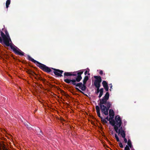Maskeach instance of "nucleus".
Returning a JSON list of instances; mask_svg holds the SVG:
<instances>
[{"label": "nucleus", "instance_id": "obj_5", "mask_svg": "<svg viewBox=\"0 0 150 150\" xmlns=\"http://www.w3.org/2000/svg\"><path fill=\"white\" fill-rule=\"evenodd\" d=\"M109 110V115L110 116V119L112 120V121L116 122L117 123V125H119L120 126L122 123V122L121 120L120 117L117 115L115 116V119H114V117L115 115V113L112 109H110Z\"/></svg>", "mask_w": 150, "mask_h": 150}, {"label": "nucleus", "instance_id": "obj_26", "mask_svg": "<svg viewBox=\"0 0 150 150\" xmlns=\"http://www.w3.org/2000/svg\"><path fill=\"white\" fill-rule=\"evenodd\" d=\"M103 74V71L102 70H100L99 72V74L100 75H102Z\"/></svg>", "mask_w": 150, "mask_h": 150}, {"label": "nucleus", "instance_id": "obj_27", "mask_svg": "<svg viewBox=\"0 0 150 150\" xmlns=\"http://www.w3.org/2000/svg\"><path fill=\"white\" fill-rule=\"evenodd\" d=\"M100 91H102V92H103V91H104V89L103 88H101L100 89Z\"/></svg>", "mask_w": 150, "mask_h": 150}, {"label": "nucleus", "instance_id": "obj_23", "mask_svg": "<svg viewBox=\"0 0 150 150\" xmlns=\"http://www.w3.org/2000/svg\"><path fill=\"white\" fill-rule=\"evenodd\" d=\"M129 147L128 145H126L125 148V150H130Z\"/></svg>", "mask_w": 150, "mask_h": 150}, {"label": "nucleus", "instance_id": "obj_32", "mask_svg": "<svg viewBox=\"0 0 150 150\" xmlns=\"http://www.w3.org/2000/svg\"><path fill=\"white\" fill-rule=\"evenodd\" d=\"M3 30H4V28H3V29H2V30L3 31Z\"/></svg>", "mask_w": 150, "mask_h": 150}, {"label": "nucleus", "instance_id": "obj_10", "mask_svg": "<svg viewBox=\"0 0 150 150\" xmlns=\"http://www.w3.org/2000/svg\"><path fill=\"white\" fill-rule=\"evenodd\" d=\"M94 78L96 79L95 81H97L99 82H101L102 79L101 77L100 76H94Z\"/></svg>", "mask_w": 150, "mask_h": 150}, {"label": "nucleus", "instance_id": "obj_21", "mask_svg": "<svg viewBox=\"0 0 150 150\" xmlns=\"http://www.w3.org/2000/svg\"><path fill=\"white\" fill-rule=\"evenodd\" d=\"M115 137L116 139V140L117 142H120L119 138L116 134H115Z\"/></svg>", "mask_w": 150, "mask_h": 150}, {"label": "nucleus", "instance_id": "obj_22", "mask_svg": "<svg viewBox=\"0 0 150 150\" xmlns=\"http://www.w3.org/2000/svg\"><path fill=\"white\" fill-rule=\"evenodd\" d=\"M100 94L99 96H98V97L100 98L103 95V92L100 91Z\"/></svg>", "mask_w": 150, "mask_h": 150}, {"label": "nucleus", "instance_id": "obj_13", "mask_svg": "<svg viewBox=\"0 0 150 150\" xmlns=\"http://www.w3.org/2000/svg\"><path fill=\"white\" fill-rule=\"evenodd\" d=\"M36 130V133L37 134L40 135V136H42V135H43L42 132L39 128H38Z\"/></svg>", "mask_w": 150, "mask_h": 150}, {"label": "nucleus", "instance_id": "obj_35", "mask_svg": "<svg viewBox=\"0 0 150 150\" xmlns=\"http://www.w3.org/2000/svg\"><path fill=\"white\" fill-rule=\"evenodd\" d=\"M1 46V45L0 44V46Z\"/></svg>", "mask_w": 150, "mask_h": 150}, {"label": "nucleus", "instance_id": "obj_20", "mask_svg": "<svg viewBox=\"0 0 150 150\" xmlns=\"http://www.w3.org/2000/svg\"><path fill=\"white\" fill-rule=\"evenodd\" d=\"M97 88L96 91H95V93L98 94L100 92V87L96 88Z\"/></svg>", "mask_w": 150, "mask_h": 150}, {"label": "nucleus", "instance_id": "obj_4", "mask_svg": "<svg viewBox=\"0 0 150 150\" xmlns=\"http://www.w3.org/2000/svg\"><path fill=\"white\" fill-rule=\"evenodd\" d=\"M99 105L101 113L106 115H108V111L112 105L111 102H108L107 103L99 102L98 104Z\"/></svg>", "mask_w": 150, "mask_h": 150}, {"label": "nucleus", "instance_id": "obj_31", "mask_svg": "<svg viewBox=\"0 0 150 150\" xmlns=\"http://www.w3.org/2000/svg\"><path fill=\"white\" fill-rule=\"evenodd\" d=\"M90 74L89 73H88V75H90Z\"/></svg>", "mask_w": 150, "mask_h": 150}, {"label": "nucleus", "instance_id": "obj_3", "mask_svg": "<svg viewBox=\"0 0 150 150\" xmlns=\"http://www.w3.org/2000/svg\"><path fill=\"white\" fill-rule=\"evenodd\" d=\"M28 59L29 60L35 63L38 67L44 72L49 73L52 71L51 69H52L54 70L53 73L55 75L59 77H61L63 76L62 74L64 71L62 70L53 68H50L46 65L34 59L29 55L28 56Z\"/></svg>", "mask_w": 150, "mask_h": 150}, {"label": "nucleus", "instance_id": "obj_30", "mask_svg": "<svg viewBox=\"0 0 150 150\" xmlns=\"http://www.w3.org/2000/svg\"><path fill=\"white\" fill-rule=\"evenodd\" d=\"M112 134H113V132L112 131V132H111Z\"/></svg>", "mask_w": 150, "mask_h": 150}, {"label": "nucleus", "instance_id": "obj_16", "mask_svg": "<svg viewBox=\"0 0 150 150\" xmlns=\"http://www.w3.org/2000/svg\"><path fill=\"white\" fill-rule=\"evenodd\" d=\"M105 119L106 120H108L109 122V123L110 124V125H112V123H115V122H113L112 121V120L111 119H110V118H109L108 116H107L105 118Z\"/></svg>", "mask_w": 150, "mask_h": 150}, {"label": "nucleus", "instance_id": "obj_1", "mask_svg": "<svg viewBox=\"0 0 150 150\" xmlns=\"http://www.w3.org/2000/svg\"><path fill=\"white\" fill-rule=\"evenodd\" d=\"M83 73V71H77L74 72H65L64 73V78H66L67 76H77L75 79H70L68 78L64 79V81L66 83L75 86L76 87H79V88L82 91H86V84L80 82L76 83V82H79L81 80L82 77L81 75Z\"/></svg>", "mask_w": 150, "mask_h": 150}, {"label": "nucleus", "instance_id": "obj_17", "mask_svg": "<svg viewBox=\"0 0 150 150\" xmlns=\"http://www.w3.org/2000/svg\"><path fill=\"white\" fill-rule=\"evenodd\" d=\"M11 0H7L6 2V8H8L9 7V5L10 4Z\"/></svg>", "mask_w": 150, "mask_h": 150}, {"label": "nucleus", "instance_id": "obj_11", "mask_svg": "<svg viewBox=\"0 0 150 150\" xmlns=\"http://www.w3.org/2000/svg\"><path fill=\"white\" fill-rule=\"evenodd\" d=\"M127 144L128 146L131 148V150L134 149L133 146L132 144L131 141L130 139H128V142H127Z\"/></svg>", "mask_w": 150, "mask_h": 150}, {"label": "nucleus", "instance_id": "obj_25", "mask_svg": "<svg viewBox=\"0 0 150 150\" xmlns=\"http://www.w3.org/2000/svg\"><path fill=\"white\" fill-rule=\"evenodd\" d=\"M119 146L121 148H123V145H122V143L121 142H120L119 144Z\"/></svg>", "mask_w": 150, "mask_h": 150}, {"label": "nucleus", "instance_id": "obj_19", "mask_svg": "<svg viewBox=\"0 0 150 150\" xmlns=\"http://www.w3.org/2000/svg\"><path fill=\"white\" fill-rule=\"evenodd\" d=\"M76 88V90L78 92L81 93H82V94H84V95H85V94H84V93L82 91H81V90H80L78 88L76 87V88Z\"/></svg>", "mask_w": 150, "mask_h": 150}, {"label": "nucleus", "instance_id": "obj_18", "mask_svg": "<svg viewBox=\"0 0 150 150\" xmlns=\"http://www.w3.org/2000/svg\"><path fill=\"white\" fill-rule=\"evenodd\" d=\"M102 84L103 87L108 86V83L105 81H103Z\"/></svg>", "mask_w": 150, "mask_h": 150}, {"label": "nucleus", "instance_id": "obj_28", "mask_svg": "<svg viewBox=\"0 0 150 150\" xmlns=\"http://www.w3.org/2000/svg\"><path fill=\"white\" fill-rule=\"evenodd\" d=\"M87 71H86L85 72H84V74L85 75H86L87 73Z\"/></svg>", "mask_w": 150, "mask_h": 150}, {"label": "nucleus", "instance_id": "obj_9", "mask_svg": "<svg viewBox=\"0 0 150 150\" xmlns=\"http://www.w3.org/2000/svg\"><path fill=\"white\" fill-rule=\"evenodd\" d=\"M27 72L29 74H30L33 76H34V75L37 76V78L38 79L43 81H45V79H44L42 78L41 77L37 76L36 74H35L34 72L32 71L30 69H28Z\"/></svg>", "mask_w": 150, "mask_h": 150}, {"label": "nucleus", "instance_id": "obj_12", "mask_svg": "<svg viewBox=\"0 0 150 150\" xmlns=\"http://www.w3.org/2000/svg\"><path fill=\"white\" fill-rule=\"evenodd\" d=\"M99 82L97 81H95L94 82V85L96 88L100 87V83Z\"/></svg>", "mask_w": 150, "mask_h": 150}, {"label": "nucleus", "instance_id": "obj_24", "mask_svg": "<svg viewBox=\"0 0 150 150\" xmlns=\"http://www.w3.org/2000/svg\"><path fill=\"white\" fill-rule=\"evenodd\" d=\"M103 87L106 91H108L109 88L108 86H107L104 87Z\"/></svg>", "mask_w": 150, "mask_h": 150}, {"label": "nucleus", "instance_id": "obj_29", "mask_svg": "<svg viewBox=\"0 0 150 150\" xmlns=\"http://www.w3.org/2000/svg\"><path fill=\"white\" fill-rule=\"evenodd\" d=\"M111 86H110V88H112V84H111Z\"/></svg>", "mask_w": 150, "mask_h": 150}, {"label": "nucleus", "instance_id": "obj_15", "mask_svg": "<svg viewBox=\"0 0 150 150\" xmlns=\"http://www.w3.org/2000/svg\"><path fill=\"white\" fill-rule=\"evenodd\" d=\"M88 79L89 77L88 76H85L84 77L83 80V83L86 84V82L88 80Z\"/></svg>", "mask_w": 150, "mask_h": 150}, {"label": "nucleus", "instance_id": "obj_33", "mask_svg": "<svg viewBox=\"0 0 150 150\" xmlns=\"http://www.w3.org/2000/svg\"><path fill=\"white\" fill-rule=\"evenodd\" d=\"M1 30H0V32L1 33Z\"/></svg>", "mask_w": 150, "mask_h": 150}, {"label": "nucleus", "instance_id": "obj_8", "mask_svg": "<svg viewBox=\"0 0 150 150\" xmlns=\"http://www.w3.org/2000/svg\"><path fill=\"white\" fill-rule=\"evenodd\" d=\"M96 109L97 115L98 117L100 118L101 121L105 123H107L108 121L105 119H103V117L101 116L99 106L98 105H96Z\"/></svg>", "mask_w": 150, "mask_h": 150}, {"label": "nucleus", "instance_id": "obj_6", "mask_svg": "<svg viewBox=\"0 0 150 150\" xmlns=\"http://www.w3.org/2000/svg\"><path fill=\"white\" fill-rule=\"evenodd\" d=\"M112 126L114 127V129L115 132L118 133V134H120L122 135V132L125 133V131L122 129V127H121L122 124L120 126L117 125V123L116 122L115 123H112Z\"/></svg>", "mask_w": 150, "mask_h": 150}, {"label": "nucleus", "instance_id": "obj_14", "mask_svg": "<svg viewBox=\"0 0 150 150\" xmlns=\"http://www.w3.org/2000/svg\"><path fill=\"white\" fill-rule=\"evenodd\" d=\"M122 137L124 138V141L125 143H127V141L126 138L125 137V133H124V132H122V135H121Z\"/></svg>", "mask_w": 150, "mask_h": 150}, {"label": "nucleus", "instance_id": "obj_34", "mask_svg": "<svg viewBox=\"0 0 150 150\" xmlns=\"http://www.w3.org/2000/svg\"><path fill=\"white\" fill-rule=\"evenodd\" d=\"M134 150V149H133L132 150Z\"/></svg>", "mask_w": 150, "mask_h": 150}, {"label": "nucleus", "instance_id": "obj_2", "mask_svg": "<svg viewBox=\"0 0 150 150\" xmlns=\"http://www.w3.org/2000/svg\"><path fill=\"white\" fill-rule=\"evenodd\" d=\"M5 32V34L2 31H1V35L0 36V43L3 45L4 44L7 47H10L13 52L16 54L21 56H24V53L19 49L17 47L13 46L11 44L12 41L10 37L9 33L7 30H6Z\"/></svg>", "mask_w": 150, "mask_h": 150}, {"label": "nucleus", "instance_id": "obj_7", "mask_svg": "<svg viewBox=\"0 0 150 150\" xmlns=\"http://www.w3.org/2000/svg\"><path fill=\"white\" fill-rule=\"evenodd\" d=\"M109 94L108 92H107L105 96L103 97L102 99H99L100 102L106 103H107L108 102H110L107 101L109 98Z\"/></svg>", "mask_w": 150, "mask_h": 150}]
</instances>
